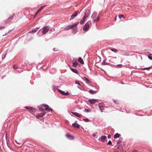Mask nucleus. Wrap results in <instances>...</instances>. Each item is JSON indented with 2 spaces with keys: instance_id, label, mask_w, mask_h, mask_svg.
I'll return each mask as SVG.
<instances>
[{
  "instance_id": "1",
  "label": "nucleus",
  "mask_w": 152,
  "mask_h": 152,
  "mask_svg": "<svg viewBox=\"0 0 152 152\" xmlns=\"http://www.w3.org/2000/svg\"><path fill=\"white\" fill-rule=\"evenodd\" d=\"M40 106L43 107H46L45 109L46 111L48 110L49 112H50L51 113H52L53 112H54L53 109L51 107H50L47 104H43L40 105Z\"/></svg>"
},
{
  "instance_id": "2",
  "label": "nucleus",
  "mask_w": 152,
  "mask_h": 152,
  "mask_svg": "<svg viewBox=\"0 0 152 152\" xmlns=\"http://www.w3.org/2000/svg\"><path fill=\"white\" fill-rule=\"evenodd\" d=\"M15 15V14L13 13L12 15L9 17L5 21V23L6 24L9 23L13 19Z\"/></svg>"
},
{
  "instance_id": "3",
  "label": "nucleus",
  "mask_w": 152,
  "mask_h": 152,
  "mask_svg": "<svg viewBox=\"0 0 152 152\" xmlns=\"http://www.w3.org/2000/svg\"><path fill=\"white\" fill-rule=\"evenodd\" d=\"M43 29L42 30V33L45 34L47 33L49 31V28L48 26H46L43 28Z\"/></svg>"
},
{
  "instance_id": "4",
  "label": "nucleus",
  "mask_w": 152,
  "mask_h": 152,
  "mask_svg": "<svg viewBox=\"0 0 152 152\" xmlns=\"http://www.w3.org/2000/svg\"><path fill=\"white\" fill-rule=\"evenodd\" d=\"M79 13H79V11H77L72 15L71 16L70 18L69 19V20L71 21L72 20L74 19L77 16Z\"/></svg>"
},
{
  "instance_id": "5",
  "label": "nucleus",
  "mask_w": 152,
  "mask_h": 152,
  "mask_svg": "<svg viewBox=\"0 0 152 152\" xmlns=\"http://www.w3.org/2000/svg\"><path fill=\"white\" fill-rule=\"evenodd\" d=\"M98 106L101 112H103V110L104 109V104L102 102L98 104Z\"/></svg>"
},
{
  "instance_id": "6",
  "label": "nucleus",
  "mask_w": 152,
  "mask_h": 152,
  "mask_svg": "<svg viewBox=\"0 0 152 152\" xmlns=\"http://www.w3.org/2000/svg\"><path fill=\"white\" fill-rule=\"evenodd\" d=\"M89 21L86 23L84 26L83 30L84 31H86L88 30L89 27Z\"/></svg>"
},
{
  "instance_id": "7",
  "label": "nucleus",
  "mask_w": 152,
  "mask_h": 152,
  "mask_svg": "<svg viewBox=\"0 0 152 152\" xmlns=\"http://www.w3.org/2000/svg\"><path fill=\"white\" fill-rule=\"evenodd\" d=\"M47 5H45L44 6H42L37 11V12L35 13V14L34 16H33V18H34L36 15H37V14L40 12L44 8V7L47 6Z\"/></svg>"
},
{
  "instance_id": "8",
  "label": "nucleus",
  "mask_w": 152,
  "mask_h": 152,
  "mask_svg": "<svg viewBox=\"0 0 152 152\" xmlns=\"http://www.w3.org/2000/svg\"><path fill=\"white\" fill-rule=\"evenodd\" d=\"M107 139V137L105 135H102L101 136V138H99L98 140L102 142H104Z\"/></svg>"
},
{
  "instance_id": "9",
  "label": "nucleus",
  "mask_w": 152,
  "mask_h": 152,
  "mask_svg": "<svg viewBox=\"0 0 152 152\" xmlns=\"http://www.w3.org/2000/svg\"><path fill=\"white\" fill-rule=\"evenodd\" d=\"M77 121H75L74 123L72 124V126L74 128L79 129L80 127V126L79 124L77 123Z\"/></svg>"
},
{
  "instance_id": "10",
  "label": "nucleus",
  "mask_w": 152,
  "mask_h": 152,
  "mask_svg": "<svg viewBox=\"0 0 152 152\" xmlns=\"http://www.w3.org/2000/svg\"><path fill=\"white\" fill-rule=\"evenodd\" d=\"M66 136L68 139L70 140H73L74 137V136L71 135L69 133H66Z\"/></svg>"
},
{
  "instance_id": "11",
  "label": "nucleus",
  "mask_w": 152,
  "mask_h": 152,
  "mask_svg": "<svg viewBox=\"0 0 152 152\" xmlns=\"http://www.w3.org/2000/svg\"><path fill=\"white\" fill-rule=\"evenodd\" d=\"M46 112L42 113L39 114H37V115L36 116V117L37 118L39 119L44 116Z\"/></svg>"
},
{
  "instance_id": "12",
  "label": "nucleus",
  "mask_w": 152,
  "mask_h": 152,
  "mask_svg": "<svg viewBox=\"0 0 152 152\" xmlns=\"http://www.w3.org/2000/svg\"><path fill=\"white\" fill-rule=\"evenodd\" d=\"M87 16H84L83 17L82 19L80 20V23L81 25L83 24L85 21L86 19L87 18Z\"/></svg>"
},
{
  "instance_id": "13",
  "label": "nucleus",
  "mask_w": 152,
  "mask_h": 152,
  "mask_svg": "<svg viewBox=\"0 0 152 152\" xmlns=\"http://www.w3.org/2000/svg\"><path fill=\"white\" fill-rule=\"evenodd\" d=\"M97 99H90L88 100V102L92 104H94L97 102Z\"/></svg>"
},
{
  "instance_id": "14",
  "label": "nucleus",
  "mask_w": 152,
  "mask_h": 152,
  "mask_svg": "<svg viewBox=\"0 0 152 152\" xmlns=\"http://www.w3.org/2000/svg\"><path fill=\"white\" fill-rule=\"evenodd\" d=\"M79 22H77L73 23L71 25H69V26L70 27V29L71 28H75V27H77V25L79 23Z\"/></svg>"
},
{
  "instance_id": "15",
  "label": "nucleus",
  "mask_w": 152,
  "mask_h": 152,
  "mask_svg": "<svg viewBox=\"0 0 152 152\" xmlns=\"http://www.w3.org/2000/svg\"><path fill=\"white\" fill-rule=\"evenodd\" d=\"M85 12L84 13V16H87V17H88V16L90 15V10L88 9H86L85 10Z\"/></svg>"
},
{
  "instance_id": "16",
  "label": "nucleus",
  "mask_w": 152,
  "mask_h": 152,
  "mask_svg": "<svg viewBox=\"0 0 152 152\" xmlns=\"http://www.w3.org/2000/svg\"><path fill=\"white\" fill-rule=\"evenodd\" d=\"M72 114L75 115L77 117L80 118L82 115L81 114L76 112H71Z\"/></svg>"
},
{
  "instance_id": "17",
  "label": "nucleus",
  "mask_w": 152,
  "mask_h": 152,
  "mask_svg": "<svg viewBox=\"0 0 152 152\" xmlns=\"http://www.w3.org/2000/svg\"><path fill=\"white\" fill-rule=\"evenodd\" d=\"M79 64L77 62V61L75 59H74L72 61V65L74 67H76Z\"/></svg>"
},
{
  "instance_id": "18",
  "label": "nucleus",
  "mask_w": 152,
  "mask_h": 152,
  "mask_svg": "<svg viewBox=\"0 0 152 152\" xmlns=\"http://www.w3.org/2000/svg\"><path fill=\"white\" fill-rule=\"evenodd\" d=\"M102 65H110L111 64L108 62H105V59H104L103 62L102 63Z\"/></svg>"
},
{
  "instance_id": "19",
  "label": "nucleus",
  "mask_w": 152,
  "mask_h": 152,
  "mask_svg": "<svg viewBox=\"0 0 152 152\" xmlns=\"http://www.w3.org/2000/svg\"><path fill=\"white\" fill-rule=\"evenodd\" d=\"M70 69L73 72L77 74H78V71L76 69H74L73 68H70Z\"/></svg>"
},
{
  "instance_id": "20",
  "label": "nucleus",
  "mask_w": 152,
  "mask_h": 152,
  "mask_svg": "<svg viewBox=\"0 0 152 152\" xmlns=\"http://www.w3.org/2000/svg\"><path fill=\"white\" fill-rule=\"evenodd\" d=\"M121 136V134L118 133H116L113 136V138L115 139H116L118 138L119 137Z\"/></svg>"
},
{
  "instance_id": "21",
  "label": "nucleus",
  "mask_w": 152,
  "mask_h": 152,
  "mask_svg": "<svg viewBox=\"0 0 152 152\" xmlns=\"http://www.w3.org/2000/svg\"><path fill=\"white\" fill-rule=\"evenodd\" d=\"M89 92L91 94H94L97 92V91H94L92 89H90L89 91Z\"/></svg>"
},
{
  "instance_id": "22",
  "label": "nucleus",
  "mask_w": 152,
  "mask_h": 152,
  "mask_svg": "<svg viewBox=\"0 0 152 152\" xmlns=\"http://www.w3.org/2000/svg\"><path fill=\"white\" fill-rule=\"evenodd\" d=\"M78 61L81 64H84V62L83 61L81 57H80L78 58Z\"/></svg>"
},
{
  "instance_id": "23",
  "label": "nucleus",
  "mask_w": 152,
  "mask_h": 152,
  "mask_svg": "<svg viewBox=\"0 0 152 152\" xmlns=\"http://www.w3.org/2000/svg\"><path fill=\"white\" fill-rule=\"evenodd\" d=\"M77 27H75V28H73L72 31L73 33L74 34V33H75L77 32Z\"/></svg>"
},
{
  "instance_id": "24",
  "label": "nucleus",
  "mask_w": 152,
  "mask_h": 152,
  "mask_svg": "<svg viewBox=\"0 0 152 152\" xmlns=\"http://www.w3.org/2000/svg\"><path fill=\"white\" fill-rule=\"evenodd\" d=\"M57 91L63 95H64L65 92L59 89H57Z\"/></svg>"
},
{
  "instance_id": "25",
  "label": "nucleus",
  "mask_w": 152,
  "mask_h": 152,
  "mask_svg": "<svg viewBox=\"0 0 152 152\" xmlns=\"http://www.w3.org/2000/svg\"><path fill=\"white\" fill-rule=\"evenodd\" d=\"M24 108H25V109L28 110L30 112H31V110H32V107H30V106H27L25 107H24Z\"/></svg>"
},
{
  "instance_id": "26",
  "label": "nucleus",
  "mask_w": 152,
  "mask_h": 152,
  "mask_svg": "<svg viewBox=\"0 0 152 152\" xmlns=\"http://www.w3.org/2000/svg\"><path fill=\"white\" fill-rule=\"evenodd\" d=\"M121 139L122 140V138H120V139L118 140V142L117 143V145H118V144H120V145H122V144H123V142H122L121 140H120Z\"/></svg>"
},
{
  "instance_id": "27",
  "label": "nucleus",
  "mask_w": 152,
  "mask_h": 152,
  "mask_svg": "<svg viewBox=\"0 0 152 152\" xmlns=\"http://www.w3.org/2000/svg\"><path fill=\"white\" fill-rule=\"evenodd\" d=\"M100 19V17L98 16L96 19H94L93 20V22L95 23L97 22Z\"/></svg>"
},
{
  "instance_id": "28",
  "label": "nucleus",
  "mask_w": 152,
  "mask_h": 152,
  "mask_svg": "<svg viewBox=\"0 0 152 152\" xmlns=\"http://www.w3.org/2000/svg\"><path fill=\"white\" fill-rule=\"evenodd\" d=\"M37 31V30H36V28H35L34 29H33L32 30H31V31H30L28 32L29 33H33V34L34 33Z\"/></svg>"
},
{
  "instance_id": "29",
  "label": "nucleus",
  "mask_w": 152,
  "mask_h": 152,
  "mask_svg": "<svg viewBox=\"0 0 152 152\" xmlns=\"http://www.w3.org/2000/svg\"><path fill=\"white\" fill-rule=\"evenodd\" d=\"M151 68H152V66L147 67H145L143 68H141V69L142 70H149L150 69H151Z\"/></svg>"
},
{
  "instance_id": "30",
  "label": "nucleus",
  "mask_w": 152,
  "mask_h": 152,
  "mask_svg": "<svg viewBox=\"0 0 152 152\" xmlns=\"http://www.w3.org/2000/svg\"><path fill=\"white\" fill-rule=\"evenodd\" d=\"M96 14L97 12H94L91 15V18L94 19V18L95 17V16L96 15Z\"/></svg>"
},
{
  "instance_id": "31",
  "label": "nucleus",
  "mask_w": 152,
  "mask_h": 152,
  "mask_svg": "<svg viewBox=\"0 0 152 152\" xmlns=\"http://www.w3.org/2000/svg\"><path fill=\"white\" fill-rule=\"evenodd\" d=\"M83 79L84 80H86L87 83H90L91 82L86 77H84L83 78Z\"/></svg>"
},
{
  "instance_id": "32",
  "label": "nucleus",
  "mask_w": 152,
  "mask_h": 152,
  "mask_svg": "<svg viewBox=\"0 0 152 152\" xmlns=\"http://www.w3.org/2000/svg\"><path fill=\"white\" fill-rule=\"evenodd\" d=\"M52 88H53V91L54 92H55L56 91V89L57 90L58 89H57L55 86L54 85H53L52 86Z\"/></svg>"
},
{
  "instance_id": "33",
  "label": "nucleus",
  "mask_w": 152,
  "mask_h": 152,
  "mask_svg": "<svg viewBox=\"0 0 152 152\" xmlns=\"http://www.w3.org/2000/svg\"><path fill=\"white\" fill-rule=\"evenodd\" d=\"M70 29V27L69 26V25L65 27L64 28V29L65 31L68 30Z\"/></svg>"
},
{
  "instance_id": "34",
  "label": "nucleus",
  "mask_w": 152,
  "mask_h": 152,
  "mask_svg": "<svg viewBox=\"0 0 152 152\" xmlns=\"http://www.w3.org/2000/svg\"><path fill=\"white\" fill-rule=\"evenodd\" d=\"M5 138H6V142H9V138L7 136V132L6 131Z\"/></svg>"
},
{
  "instance_id": "35",
  "label": "nucleus",
  "mask_w": 152,
  "mask_h": 152,
  "mask_svg": "<svg viewBox=\"0 0 152 152\" xmlns=\"http://www.w3.org/2000/svg\"><path fill=\"white\" fill-rule=\"evenodd\" d=\"M41 106V107H39V106H38V109L41 111H44V109Z\"/></svg>"
},
{
  "instance_id": "36",
  "label": "nucleus",
  "mask_w": 152,
  "mask_h": 152,
  "mask_svg": "<svg viewBox=\"0 0 152 152\" xmlns=\"http://www.w3.org/2000/svg\"><path fill=\"white\" fill-rule=\"evenodd\" d=\"M37 109L35 108L32 107V110H31V112L32 113H36L37 111Z\"/></svg>"
},
{
  "instance_id": "37",
  "label": "nucleus",
  "mask_w": 152,
  "mask_h": 152,
  "mask_svg": "<svg viewBox=\"0 0 152 152\" xmlns=\"http://www.w3.org/2000/svg\"><path fill=\"white\" fill-rule=\"evenodd\" d=\"M83 120L84 121H85L87 122H89L90 121V120L89 119H88V118H86L83 119Z\"/></svg>"
},
{
  "instance_id": "38",
  "label": "nucleus",
  "mask_w": 152,
  "mask_h": 152,
  "mask_svg": "<svg viewBox=\"0 0 152 152\" xmlns=\"http://www.w3.org/2000/svg\"><path fill=\"white\" fill-rule=\"evenodd\" d=\"M111 50L115 53H117L118 51V50L115 48H112L111 49Z\"/></svg>"
},
{
  "instance_id": "39",
  "label": "nucleus",
  "mask_w": 152,
  "mask_h": 152,
  "mask_svg": "<svg viewBox=\"0 0 152 152\" xmlns=\"http://www.w3.org/2000/svg\"><path fill=\"white\" fill-rule=\"evenodd\" d=\"M13 29H14V28H13L12 29L9 30V31L7 32V33L5 34H4L3 35V36H4L7 35L8 33H10L11 31H12Z\"/></svg>"
},
{
  "instance_id": "40",
  "label": "nucleus",
  "mask_w": 152,
  "mask_h": 152,
  "mask_svg": "<svg viewBox=\"0 0 152 152\" xmlns=\"http://www.w3.org/2000/svg\"><path fill=\"white\" fill-rule=\"evenodd\" d=\"M84 111L86 113H89L91 112V111L90 110L87 109H85Z\"/></svg>"
},
{
  "instance_id": "41",
  "label": "nucleus",
  "mask_w": 152,
  "mask_h": 152,
  "mask_svg": "<svg viewBox=\"0 0 152 152\" xmlns=\"http://www.w3.org/2000/svg\"><path fill=\"white\" fill-rule=\"evenodd\" d=\"M12 67L13 69H16L19 68V67L17 66L15 64L13 65H12Z\"/></svg>"
},
{
  "instance_id": "42",
  "label": "nucleus",
  "mask_w": 152,
  "mask_h": 152,
  "mask_svg": "<svg viewBox=\"0 0 152 152\" xmlns=\"http://www.w3.org/2000/svg\"><path fill=\"white\" fill-rule=\"evenodd\" d=\"M148 58L150 60H152V54H149L148 56Z\"/></svg>"
},
{
  "instance_id": "43",
  "label": "nucleus",
  "mask_w": 152,
  "mask_h": 152,
  "mask_svg": "<svg viewBox=\"0 0 152 152\" xmlns=\"http://www.w3.org/2000/svg\"><path fill=\"white\" fill-rule=\"evenodd\" d=\"M118 17L119 19H121L122 18H124V15H119Z\"/></svg>"
},
{
  "instance_id": "44",
  "label": "nucleus",
  "mask_w": 152,
  "mask_h": 152,
  "mask_svg": "<svg viewBox=\"0 0 152 152\" xmlns=\"http://www.w3.org/2000/svg\"><path fill=\"white\" fill-rule=\"evenodd\" d=\"M23 70H17L16 72H14V73L16 74L17 73V72H18L19 73H21V72H23Z\"/></svg>"
},
{
  "instance_id": "45",
  "label": "nucleus",
  "mask_w": 152,
  "mask_h": 152,
  "mask_svg": "<svg viewBox=\"0 0 152 152\" xmlns=\"http://www.w3.org/2000/svg\"><path fill=\"white\" fill-rule=\"evenodd\" d=\"M113 101L114 103H115V104H119L118 100L113 99Z\"/></svg>"
},
{
  "instance_id": "46",
  "label": "nucleus",
  "mask_w": 152,
  "mask_h": 152,
  "mask_svg": "<svg viewBox=\"0 0 152 152\" xmlns=\"http://www.w3.org/2000/svg\"><path fill=\"white\" fill-rule=\"evenodd\" d=\"M124 55L125 56H128L130 55V54L128 52H124Z\"/></svg>"
},
{
  "instance_id": "47",
  "label": "nucleus",
  "mask_w": 152,
  "mask_h": 152,
  "mask_svg": "<svg viewBox=\"0 0 152 152\" xmlns=\"http://www.w3.org/2000/svg\"><path fill=\"white\" fill-rule=\"evenodd\" d=\"M8 142H7V146L10 149V150H13L12 149L11 147H10V146L9 145V143H8Z\"/></svg>"
},
{
  "instance_id": "48",
  "label": "nucleus",
  "mask_w": 152,
  "mask_h": 152,
  "mask_svg": "<svg viewBox=\"0 0 152 152\" xmlns=\"http://www.w3.org/2000/svg\"><path fill=\"white\" fill-rule=\"evenodd\" d=\"M112 144V142L110 140H109L107 143V145H111Z\"/></svg>"
},
{
  "instance_id": "49",
  "label": "nucleus",
  "mask_w": 152,
  "mask_h": 152,
  "mask_svg": "<svg viewBox=\"0 0 152 152\" xmlns=\"http://www.w3.org/2000/svg\"><path fill=\"white\" fill-rule=\"evenodd\" d=\"M117 148L120 149H123V147L122 145H120L119 146H118L117 147Z\"/></svg>"
},
{
  "instance_id": "50",
  "label": "nucleus",
  "mask_w": 152,
  "mask_h": 152,
  "mask_svg": "<svg viewBox=\"0 0 152 152\" xmlns=\"http://www.w3.org/2000/svg\"><path fill=\"white\" fill-rule=\"evenodd\" d=\"M6 55V53L4 54V53L3 54V55L2 56V59H4Z\"/></svg>"
},
{
  "instance_id": "51",
  "label": "nucleus",
  "mask_w": 152,
  "mask_h": 152,
  "mask_svg": "<svg viewBox=\"0 0 152 152\" xmlns=\"http://www.w3.org/2000/svg\"><path fill=\"white\" fill-rule=\"evenodd\" d=\"M75 83L76 84H78V85L80 86V83H79L78 81H75Z\"/></svg>"
},
{
  "instance_id": "52",
  "label": "nucleus",
  "mask_w": 152,
  "mask_h": 152,
  "mask_svg": "<svg viewBox=\"0 0 152 152\" xmlns=\"http://www.w3.org/2000/svg\"><path fill=\"white\" fill-rule=\"evenodd\" d=\"M5 26H0V29H4L5 28Z\"/></svg>"
},
{
  "instance_id": "53",
  "label": "nucleus",
  "mask_w": 152,
  "mask_h": 152,
  "mask_svg": "<svg viewBox=\"0 0 152 152\" xmlns=\"http://www.w3.org/2000/svg\"><path fill=\"white\" fill-rule=\"evenodd\" d=\"M69 94V93L68 91H67L66 92H65L64 95L66 96L68 95Z\"/></svg>"
},
{
  "instance_id": "54",
  "label": "nucleus",
  "mask_w": 152,
  "mask_h": 152,
  "mask_svg": "<svg viewBox=\"0 0 152 152\" xmlns=\"http://www.w3.org/2000/svg\"><path fill=\"white\" fill-rule=\"evenodd\" d=\"M97 132H96V133H93V134H92V136L93 137H95L96 136V134H97Z\"/></svg>"
},
{
  "instance_id": "55",
  "label": "nucleus",
  "mask_w": 152,
  "mask_h": 152,
  "mask_svg": "<svg viewBox=\"0 0 152 152\" xmlns=\"http://www.w3.org/2000/svg\"><path fill=\"white\" fill-rule=\"evenodd\" d=\"M111 137V135L110 134H109L108 135L107 137L108 139L110 138Z\"/></svg>"
},
{
  "instance_id": "56",
  "label": "nucleus",
  "mask_w": 152,
  "mask_h": 152,
  "mask_svg": "<svg viewBox=\"0 0 152 152\" xmlns=\"http://www.w3.org/2000/svg\"><path fill=\"white\" fill-rule=\"evenodd\" d=\"M15 142L16 143H17V144H19V145H21L20 143L18 142H17V141L16 140H15Z\"/></svg>"
},
{
  "instance_id": "57",
  "label": "nucleus",
  "mask_w": 152,
  "mask_h": 152,
  "mask_svg": "<svg viewBox=\"0 0 152 152\" xmlns=\"http://www.w3.org/2000/svg\"><path fill=\"white\" fill-rule=\"evenodd\" d=\"M117 66H122V64H118L117 65Z\"/></svg>"
},
{
  "instance_id": "58",
  "label": "nucleus",
  "mask_w": 152,
  "mask_h": 152,
  "mask_svg": "<svg viewBox=\"0 0 152 152\" xmlns=\"http://www.w3.org/2000/svg\"><path fill=\"white\" fill-rule=\"evenodd\" d=\"M80 128L81 129H83V130H84V129L83 126H80Z\"/></svg>"
},
{
  "instance_id": "59",
  "label": "nucleus",
  "mask_w": 152,
  "mask_h": 152,
  "mask_svg": "<svg viewBox=\"0 0 152 152\" xmlns=\"http://www.w3.org/2000/svg\"><path fill=\"white\" fill-rule=\"evenodd\" d=\"M53 50L54 51H56L57 50L56 48H53Z\"/></svg>"
},
{
  "instance_id": "60",
  "label": "nucleus",
  "mask_w": 152,
  "mask_h": 152,
  "mask_svg": "<svg viewBox=\"0 0 152 152\" xmlns=\"http://www.w3.org/2000/svg\"><path fill=\"white\" fill-rule=\"evenodd\" d=\"M30 82L31 84L32 85H33V84H34V83H33V82H32L31 81H30Z\"/></svg>"
},
{
  "instance_id": "61",
  "label": "nucleus",
  "mask_w": 152,
  "mask_h": 152,
  "mask_svg": "<svg viewBox=\"0 0 152 152\" xmlns=\"http://www.w3.org/2000/svg\"><path fill=\"white\" fill-rule=\"evenodd\" d=\"M35 28H36V30L37 31L38 30V29L39 28V27H36Z\"/></svg>"
},
{
  "instance_id": "62",
  "label": "nucleus",
  "mask_w": 152,
  "mask_h": 152,
  "mask_svg": "<svg viewBox=\"0 0 152 152\" xmlns=\"http://www.w3.org/2000/svg\"><path fill=\"white\" fill-rule=\"evenodd\" d=\"M77 88H79V89H80L81 90H82V89L80 87H79V86H77Z\"/></svg>"
},
{
  "instance_id": "63",
  "label": "nucleus",
  "mask_w": 152,
  "mask_h": 152,
  "mask_svg": "<svg viewBox=\"0 0 152 152\" xmlns=\"http://www.w3.org/2000/svg\"><path fill=\"white\" fill-rule=\"evenodd\" d=\"M116 19H117V16H116L115 17V20H116Z\"/></svg>"
},
{
  "instance_id": "64",
  "label": "nucleus",
  "mask_w": 152,
  "mask_h": 152,
  "mask_svg": "<svg viewBox=\"0 0 152 152\" xmlns=\"http://www.w3.org/2000/svg\"><path fill=\"white\" fill-rule=\"evenodd\" d=\"M125 111H126V109H123V111H122V112H124Z\"/></svg>"
}]
</instances>
